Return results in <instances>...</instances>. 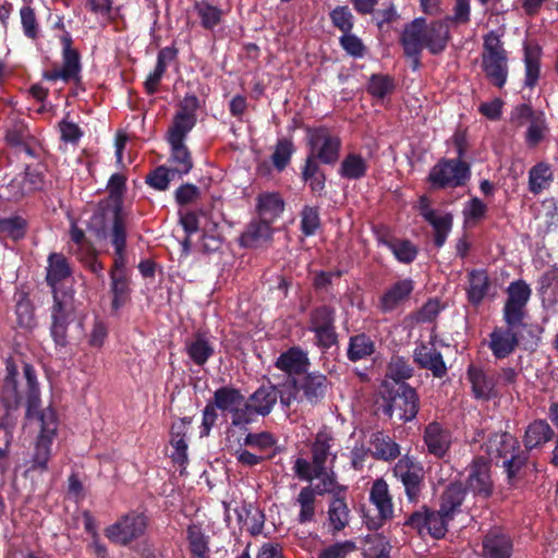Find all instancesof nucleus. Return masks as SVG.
<instances>
[{"label":"nucleus","mask_w":558,"mask_h":558,"mask_svg":"<svg viewBox=\"0 0 558 558\" xmlns=\"http://www.w3.org/2000/svg\"><path fill=\"white\" fill-rule=\"evenodd\" d=\"M310 153L306 157L320 163L333 166L338 162L341 151V140L332 134L327 126H306Z\"/></svg>","instance_id":"nucleus-5"},{"label":"nucleus","mask_w":558,"mask_h":558,"mask_svg":"<svg viewBox=\"0 0 558 558\" xmlns=\"http://www.w3.org/2000/svg\"><path fill=\"white\" fill-rule=\"evenodd\" d=\"M175 173L172 172L171 168L166 166H158L151 170L145 178V182L148 186L156 191H167L169 189L171 180Z\"/></svg>","instance_id":"nucleus-64"},{"label":"nucleus","mask_w":558,"mask_h":558,"mask_svg":"<svg viewBox=\"0 0 558 558\" xmlns=\"http://www.w3.org/2000/svg\"><path fill=\"white\" fill-rule=\"evenodd\" d=\"M375 351L376 343L369 335L360 332L349 337L345 355L350 362L356 363L371 357Z\"/></svg>","instance_id":"nucleus-39"},{"label":"nucleus","mask_w":558,"mask_h":558,"mask_svg":"<svg viewBox=\"0 0 558 558\" xmlns=\"http://www.w3.org/2000/svg\"><path fill=\"white\" fill-rule=\"evenodd\" d=\"M330 438L318 434L312 444V462L304 458H298L293 465L295 476L302 481L312 482L315 477H322L325 473L326 462L330 456Z\"/></svg>","instance_id":"nucleus-8"},{"label":"nucleus","mask_w":558,"mask_h":558,"mask_svg":"<svg viewBox=\"0 0 558 558\" xmlns=\"http://www.w3.org/2000/svg\"><path fill=\"white\" fill-rule=\"evenodd\" d=\"M379 244L388 247L396 259L403 264L413 263L418 254V248L408 239H399L393 236H379Z\"/></svg>","instance_id":"nucleus-40"},{"label":"nucleus","mask_w":558,"mask_h":558,"mask_svg":"<svg viewBox=\"0 0 558 558\" xmlns=\"http://www.w3.org/2000/svg\"><path fill=\"white\" fill-rule=\"evenodd\" d=\"M350 510L347 505L345 495L331 498L328 506V520L332 534L342 531L349 524Z\"/></svg>","instance_id":"nucleus-46"},{"label":"nucleus","mask_w":558,"mask_h":558,"mask_svg":"<svg viewBox=\"0 0 558 558\" xmlns=\"http://www.w3.org/2000/svg\"><path fill=\"white\" fill-rule=\"evenodd\" d=\"M47 264L46 282L54 294V291H58L57 286L72 276V268L62 253H50Z\"/></svg>","instance_id":"nucleus-32"},{"label":"nucleus","mask_w":558,"mask_h":558,"mask_svg":"<svg viewBox=\"0 0 558 558\" xmlns=\"http://www.w3.org/2000/svg\"><path fill=\"white\" fill-rule=\"evenodd\" d=\"M413 361L420 368L429 371L435 378H442L447 375L446 362L433 341L420 342L414 349Z\"/></svg>","instance_id":"nucleus-19"},{"label":"nucleus","mask_w":558,"mask_h":558,"mask_svg":"<svg viewBox=\"0 0 558 558\" xmlns=\"http://www.w3.org/2000/svg\"><path fill=\"white\" fill-rule=\"evenodd\" d=\"M464 487L476 499L487 500L494 493L490 461L475 457L466 468Z\"/></svg>","instance_id":"nucleus-9"},{"label":"nucleus","mask_w":558,"mask_h":558,"mask_svg":"<svg viewBox=\"0 0 558 558\" xmlns=\"http://www.w3.org/2000/svg\"><path fill=\"white\" fill-rule=\"evenodd\" d=\"M553 181V172L546 162H538L529 171V191L538 195Z\"/></svg>","instance_id":"nucleus-54"},{"label":"nucleus","mask_w":558,"mask_h":558,"mask_svg":"<svg viewBox=\"0 0 558 558\" xmlns=\"http://www.w3.org/2000/svg\"><path fill=\"white\" fill-rule=\"evenodd\" d=\"M376 460L392 461L400 456V446L384 432L373 433L369 440Z\"/></svg>","instance_id":"nucleus-43"},{"label":"nucleus","mask_w":558,"mask_h":558,"mask_svg":"<svg viewBox=\"0 0 558 558\" xmlns=\"http://www.w3.org/2000/svg\"><path fill=\"white\" fill-rule=\"evenodd\" d=\"M52 440L53 438L38 436L32 461V470L40 472L48 470Z\"/></svg>","instance_id":"nucleus-62"},{"label":"nucleus","mask_w":558,"mask_h":558,"mask_svg":"<svg viewBox=\"0 0 558 558\" xmlns=\"http://www.w3.org/2000/svg\"><path fill=\"white\" fill-rule=\"evenodd\" d=\"M541 48L538 46H524L525 77L524 85L534 88L541 73Z\"/></svg>","instance_id":"nucleus-48"},{"label":"nucleus","mask_w":558,"mask_h":558,"mask_svg":"<svg viewBox=\"0 0 558 558\" xmlns=\"http://www.w3.org/2000/svg\"><path fill=\"white\" fill-rule=\"evenodd\" d=\"M482 69L488 81L502 88L508 78V53L504 48L500 35L495 31L483 37Z\"/></svg>","instance_id":"nucleus-1"},{"label":"nucleus","mask_w":558,"mask_h":558,"mask_svg":"<svg viewBox=\"0 0 558 558\" xmlns=\"http://www.w3.org/2000/svg\"><path fill=\"white\" fill-rule=\"evenodd\" d=\"M27 230L28 222L20 215L0 217V233L14 242L23 240Z\"/></svg>","instance_id":"nucleus-50"},{"label":"nucleus","mask_w":558,"mask_h":558,"mask_svg":"<svg viewBox=\"0 0 558 558\" xmlns=\"http://www.w3.org/2000/svg\"><path fill=\"white\" fill-rule=\"evenodd\" d=\"M428 222L434 229V245L438 248L442 247L447 241L448 234L452 229L453 217L450 213L442 216L429 213L426 217Z\"/></svg>","instance_id":"nucleus-51"},{"label":"nucleus","mask_w":558,"mask_h":558,"mask_svg":"<svg viewBox=\"0 0 558 558\" xmlns=\"http://www.w3.org/2000/svg\"><path fill=\"white\" fill-rule=\"evenodd\" d=\"M530 458V451L522 449L521 446L502 461V468L507 473V480L510 485H513L521 476L523 468H525Z\"/></svg>","instance_id":"nucleus-52"},{"label":"nucleus","mask_w":558,"mask_h":558,"mask_svg":"<svg viewBox=\"0 0 558 558\" xmlns=\"http://www.w3.org/2000/svg\"><path fill=\"white\" fill-rule=\"evenodd\" d=\"M171 446L175 452L172 454L174 462L183 464L187 461V444L185 441V420L180 424H173L171 427Z\"/></svg>","instance_id":"nucleus-59"},{"label":"nucleus","mask_w":558,"mask_h":558,"mask_svg":"<svg viewBox=\"0 0 558 558\" xmlns=\"http://www.w3.org/2000/svg\"><path fill=\"white\" fill-rule=\"evenodd\" d=\"M45 184L44 174L37 169L26 167L24 173L11 180V186H17L20 190L13 194L14 201H19L25 195L43 190Z\"/></svg>","instance_id":"nucleus-37"},{"label":"nucleus","mask_w":558,"mask_h":558,"mask_svg":"<svg viewBox=\"0 0 558 558\" xmlns=\"http://www.w3.org/2000/svg\"><path fill=\"white\" fill-rule=\"evenodd\" d=\"M329 19L335 28L342 34L351 33L354 27V15L348 5H337L329 12Z\"/></svg>","instance_id":"nucleus-63"},{"label":"nucleus","mask_w":558,"mask_h":558,"mask_svg":"<svg viewBox=\"0 0 558 558\" xmlns=\"http://www.w3.org/2000/svg\"><path fill=\"white\" fill-rule=\"evenodd\" d=\"M385 414L392 416L396 412L399 420L407 423L413 421L420 410V397L408 383L395 384L383 396Z\"/></svg>","instance_id":"nucleus-3"},{"label":"nucleus","mask_w":558,"mask_h":558,"mask_svg":"<svg viewBox=\"0 0 558 558\" xmlns=\"http://www.w3.org/2000/svg\"><path fill=\"white\" fill-rule=\"evenodd\" d=\"M336 326V308L328 304L314 307L310 312L308 330Z\"/></svg>","instance_id":"nucleus-56"},{"label":"nucleus","mask_w":558,"mask_h":558,"mask_svg":"<svg viewBox=\"0 0 558 558\" xmlns=\"http://www.w3.org/2000/svg\"><path fill=\"white\" fill-rule=\"evenodd\" d=\"M244 400L245 397L239 388L227 385L216 389L210 401L222 413L231 414Z\"/></svg>","instance_id":"nucleus-41"},{"label":"nucleus","mask_w":558,"mask_h":558,"mask_svg":"<svg viewBox=\"0 0 558 558\" xmlns=\"http://www.w3.org/2000/svg\"><path fill=\"white\" fill-rule=\"evenodd\" d=\"M275 229L260 218L252 219L239 236V245L244 248H258L272 242Z\"/></svg>","instance_id":"nucleus-21"},{"label":"nucleus","mask_w":558,"mask_h":558,"mask_svg":"<svg viewBox=\"0 0 558 558\" xmlns=\"http://www.w3.org/2000/svg\"><path fill=\"white\" fill-rule=\"evenodd\" d=\"M284 199L278 192H263L256 197L258 218L274 223L284 211Z\"/></svg>","instance_id":"nucleus-31"},{"label":"nucleus","mask_w":558,"mask_h":558,"mask_svg":"<svg viewBox=\"0 0 558 558\" xmlns=\"http://www.w3.org/2000/svg\"><path fill=\"white\" fill-rule=\"evenodd\" d=\"M295 153V146L292 138L282 137L276 143L275 150L271 155V161L275 169L279 172L283 171L291 161L292 155Z\"/></svg>","instance_id":"nucleus-58"},{"label":"nucleus","mask_w":558,"mask_h":558,"mask_svg":"<svg viewBox=\"0 0 558 558\" xmlns=\"http://www.w3.org/2000/svg\"><path fill=\"white\" fill-rule=\"evenodd\" d=\"M425 28L426 19L415 17L413 21L404 25L400 36V44L403 52L416 54L418 50L425 48Z\"/></svg>","instance_id":"nucleus-27"},{"label":"nucleus","mask_w":558,"mask_h":558,"mask_svg":"<svg viewBox=\"0 0 558 558\" xmlns=\"http://www.w3.org/2000/svg\"><path fill=\"white\" fill-rule=\"evenodd\" d=\"M520 446L519 440L507 432L492 433L483 445L487 456L493 459L505 461Z\"/></svg>","instance_id":"nucleus-26"},{"label":"nucleus","mask_w":558,"mask_h":558,"mask_svg":"<svg viewBox=\"0 0 558 558\" xmlns=\"http://www.w3.org/2000/svg\"><path fill=\"white\" fill-rule=\"evenodd\" d=\"M147 527V518L135 512L128 513L105 530L106 536L119 545H128L141 537Z\"/></svg>","instance_id":"nucleus-13"},{"label":"nucleus","mask_w":558,"mask_h":558,"mask_svg":"<svg viewBox=\"0 0 558 558\" xmlns=\"http://www.w3.org/2000/svg\"><path fill=\"white\" fill-rule=\"evenodd\" d=\"M311 365L307 352L302 350L300 347H291L287 351L282 352L275 366L280 371H283L290 375H304L308 372Z\"/></svg>","instance_id":"nucleus-28"},{"label":"nucleus","mask_w":558,"mask_h":558,"mask_svg":"<svg viewBox=\"0 0 558 558\" xmlns=\"http://www.w3.org/2000/svg\"><path fill=\"white\" fill-rule=\"evenodd\" d=\"M331 381L328 377L318 371L306 372L299 379L293 380V387L296 393H300L301 401H306L311 405H317L323 402Z\"/></svg>","instance_id":"nucleus-14"},{"label":"nucleus","mask_w":558,"mask_h":558,"mask_svg":"<svg viewBox=\"0 0 558 558\" xmlns=\"http://www.w3.org/2000/svg\"><path fill=\"white\" fill-rule=\"evenodd\" d=\"M471 179V166L464 160L441 158L430 169L427 181L432 187L445 190L464 186Z\"/></svg>","instance_id":"nucleus-4"},{"label":"nucleus","mask_w":558,"mask_h":558,"mask_svg":"<svg viewBox=\"0 0 558 558\" xmlns=\"http://www.w3.org/2000/svg\"><path fill=\"white\" fill-rule=\"evenodd\" d=\"M108 198L98 204V208L93 214L89 227L96 230L98 234L106 233V216L110 209L123 210V194L126 189V178L121 173H113L108 181Z\"/></svg>","instance_id":"nucleus-10"},{"label":"nucleus","mask_w":558,"mask_h":558,"mask_svg":"<svg viewBox=\"0 0 558 558\" xmlns=\"http://www.w3.org/2000/svg\"><path fill=\"white\" fill-rule=\"evenodd\" d=\"M520 326H496L489 333L488 348L496 360L509 357L519 347L517 328Z\"/></svg>","instance_id":"nucleus-18"},{"label":"nucleus","mask_w":558,"mask_h":558,"mask_svg":"<svg viewBox=\"0 0 558 558\" xmlns=\"http://www.w3.org/2000/svg\"><path fill=\"white\" fill-rule=\"evenodd\" d=\"M53 304L50 308V336L56 347L68 345V329L75 318L74 296L71 293L54 291Z\"/></svg>","instance_id":"nucleus-6"},{"label":"nucleus","mask_w":558,"mask_h":558,"mask_svg":"<svg viewBox=\"0 0 558 558\" xmlns=\"http://www.w3.org/2000/svg\"><path fill=\"white\" fill-rule=\"evenodd\" d=\"M23 373L27 384L26 416H37L40 421V433L38 436L53 438L58 429L57 413L51 407L39 411L40 391L36 371L33 365L25 363L23 366Z\"/></svg>","instance_id":"nucleus-2"},{"label":"nucleus","mask_w":558,"mask_h":558,"mask_svg":"<svg viewBox=\"0 0 558 558\" xmlns=\"http://www.w3.org/2000/svg\"><path fill=\"white\" fill-rule=\"evenodd\" d=\"M450 31L446 21H433L425 28V48L430 54L438 56L444 52L450 40Z\"/></svg>","instance_id":"nucleus-33"},{"label":"nucleus","mask_w":558,"mask_h":558,"mask_svg":"<svg viewBox=\"0 0 558 558\" xmlns=\"http://www.w3.org/2000/svg\"><path fill=\"white\" fill-rule=\"evenodd\" d=\"M60 43L62 45V68L45 71L43 78L49 82L61 80L69 83L71 78L77 77V72L82 69L81 54L77 49L72 47V36L68 31H64L60 37Z\"/></svg>","instance_id":"nucleus-12"},{"label":"nucleus","mask_w":558,"mask_h":558,"mask_svg":"<svg viewBox=\"0 0 558 558\" xmlns=\"http://www.w3.org/2000/svg\"><path fill=\"white\" fill-rule=\"evenodd\" d=\"M170 145L169 161L173 165L172 172L179 177L190 173L193 169V159L184 142H168Z\"/></svg>","instance_id":"nucleus-44"},{"label":"nucleus","mask_w":558,"mask_h":558,"mask_svg":"<svg viewBox=\"0 0 558 558\" xmlns=\"http://www.w3.org/2000/svg\"><path fill=\"white\" fill-rule=\"evenodd\" d=\"M184 349L190 360L199 367H203L215 355L214 344L209 341L207 335L202 331H197L193 338L186 339Z\"/></svg>","instance_id":"nucleus-30"},{"label":"nucleus","mask_w":558,"mask_h":558,"mask_svg":"<svg viewBox=\"0 0 558 558\" xmlns=\"http://www.w3.org/2000/svg\"><path fill=\"white\" fill-rule=\"evenodd\" d=\"M513 541L501 530H489L482 538V558H511Z\"/></svg>","instance_id":"nucleus-22"},{"label":"nucleus","mask_w":558,"mask_h":558,"mask_svg":"<svg viewBox=\"0 0 558 558\" xmlns=\"http://www.w3.org/2000/svg\"><path fill=\"white\" fill-rule=\"evenodd\" d=\"M466 298L471 305L478 306L487 296L492 282L486 269H472L468 272Z\"/></svg>","instance_id":"nucleus-34"},{"label":"nucleus","mask_w":558,"mask_h":558,"mask_svg":"<svg viewBox=\"0 0 558 558\" xmlns=\"http://www.w3.org/2000/svg\"><path fill=\"white\" fill-rule=\"evenodd\" d=\"M301 178L308 183L311 192L318 197L326 194V174L319 166V161L306 157L301 169Z\"/></svg>","instance_id":"nucleus-38"},{"label":"nucleus","mask_w":558,"mask_h":558,"mask_svg":"<svg viewBox=\"0 0 558 558\" xmlns=\"http://www.w3.org/2000/svg\"><path fill=\"white\" fill-rule=\"evenodd\" d=\"M126 265L128 262H112L109 270L111 311L116 313L131 301V277Z\"/></svg>","instance_id":"nucleus-15"},{"label":"nucleus","mask_w":558,"mask_h":558,"mask_svg":"<svg viewBox=\"0 0 558 558\" xmlns=\"http://www.w3.org/2000/svg\"><path fill=\"white\" fill-rule=\"evenodd\" d=\"M279 390L270 381L258 387L247 399L257 415L267 416L277 403Z\"/></svg>","instance_id":"nucleus-35"},{"label":"nucleus","mask_w":558,"mask_h":558,"mask_svg":"<svg viewBox=\"0 0 558 558\" xmlns=\"http://www.w3.org/2000/svg\"><path fill=\"white\" fill-rule=\"evenodd\" d=\"M468 493L462 481H451L444 488L439 498V507L442 512L454 517L460 511Z\"/></svg>","instance_id":"nucleus-36"},{"label":"nucleus","mask_w":558,"mask_h":558,"mask_svg":"<svg viewBox=\"0 0 558 558\" xmlns=\"http://www.w3.org/2000/svg\"><path fill=\"white\" fill-rule=\"evenodd\" d=\"M466 378L471 384L472 396L475 400L489 401L497 397L495 378L482 367L470 364L466 369Z\"/></svg>","instance_id":"nucleus-24"},{"label":"nucleus","mask_w":558,"mask_h":558,"mask_svg":"<svg viewBox=\"0 0 558 558\" xmlns=\"http://www.w3.org/2000/svg\"><path fill=\"white\" fill-rule=\"evenodd\" d=\"M554 430L545 420H535L525 429L523 444L524 449L531 451L539 448L554 437Z\"/></svg>","instance_id":"nucleus-42"},{"label":"nucleus","mask_w":558,"mask_h":558,"mask_svg":"<svg viewBox=\"0 0 558 558\" xmlns=\"http://www.w3.org/2000/svg\"><path fill=\"white\" fill-rule=\"evenodd\" d=\"M395 477L402 484L409 502H418L425 487L423 465L408 454L398 460L392 469Z\"/></svg>","instance_id":"nucleus-7"},{"label":"nucleus","mask_w":558,"mask_h":558,"mask_svg":"<svg viewBox=\"0 0 558 558\" xmlns=\"http://www.w3.org/2000/svg\"><path fill=\"white\" fill-rule=\"evenodd\" d=\"M193 9L206 31H214L223 20V10L206 0L195 1Z\"/></svg>","instance_id":"nucleus-45"},{"label":"nucleus","mask_w":558,"mask_h":558,"mask_svg":"<svg viewBox=\"0 0 558 558\" xmlns=\"http://www.w3.org/2000/svg\"><path fill=\"white\" fill-rule=\"evenodd\" d=\"M452 519L453 517L442 512L440 507L438 510L429 508L427 534L435 539L444 538L448 532V523Z\"/></svg>","instance_id":"nucleus-60"},{"label":"nucleus","mask_w":558,"mask_h":558,"mask_svg":"<svg viewBox=\"0 0 558 558\" xmlns=\"http://www.w3.org/2000/svg\"><path fill=\"white\" fill-rule=\"evenodd\" d=\"M197 122L196 117L175 113L172 123L168 130V142H185L187 134L193 130Z\"/></svg>","instance_id":"nucleus-55"},{"label":"nucleus","mask_w":558,"mask_h":558,"mask_svg":"<svg viewBox=\"0 0 558 558\" xmlns=\"http://www.w3.org/2000/svg\"><path fill=\"white\" fill-rule=\"evenodd\" d=\"M369 501L376 507L380 522H374L368 527L378 529L383 525V522L393 517L392 497L389 493V486L384 478H377L373 482L369 490Z\"/></svg>","instance_id":"nucleus-23"},{"label":"nucleus","mask_w":558,"mask_h":558,"mask_svg":"<svg viewBox=\"0 0 558 558\" xmlns=\"http://www.w3.org/2000/svg\"><path fill=\"white\" fill-rule=\"evenodd\" d=\"M112 213V223L111 227L108 229L106 227V233L96 235L98 238H106L107 235L110 238V243L114 248V256L112 262H128L126 258V223H125V216L123 210L119 209V206L117 209H111ZM95 232H97L95 230Z\"/></svg>","instance_id":"nucleus-20"},{"label":"nucleus","mask_w":558,"mask_h":558,"mask_svg":"<svg viewBox=\"0 0 558 558\" xmlns=\"http://www.w3.org/2000/svg\"><path fill=\"white\" fill-rule=\"evenodd\" d=\"M415 289V282L411 278L399 279L390 284L378 300V310L383 314L392 313L401 308Z\"/></svg>","instance_id":"nucleus-17"},{"label":"nucleus","mask_w":558,"mask_h":558,"mask_svg":"<svg viewBox=\"0 0 558 558\" xmlns=\"http://www.w3.org/2000/svg\"><path fill=\"white\" fill-rule=\"evenodd\" d=\"M423 438L427 452L437 459H442L451 446L450 432L438 422L426 425Z\"/></svg>","instance_id":"nucleus-25"},{"label":"nucleus","mask_w":558,"mask_h":558,"mask_svg":"<svg viewBox=\"0 0 558 558\" xmlns=\"http://www.w3.org/2000/svg\"><path fill=\"white\" fill-rule=\"evenodd\" d=\"M317 478L320 480V483L313 487L316 495L323 496L325 494H329L331 495V498L345 495L348 489L347 486L338 483L337 475L332 470H330V472H327L326 469L322 477Z\"/></svg>","instance_id":"nucleus-61"},{"label":"nucleus","mask_w":558,"mask_h":558,"mask_svg":"<svg viewBox=\"0 0 558 558\" xmlns=\"http://www.w3.org/2000/svg\"><path fill=\"white\" fill-rule=\"evenodd\" d=\"M296 504L300 506V512L298 515L299 523L305 524L314 521L316 494L312 486L301 488L296 497Z\"/></svg>","instance_id":"nucleus-53"},{"label":"nucleus","mask_w":558,"mask_h":558,"mask_svg":"<svg viewBox=\"0 0 558 558\" xmlns=\"http://www.w3.org/2000/svg\"><path fill=\"white\" fill-rule=\"evenodd\" d=\"M189 549L196 558H209L208 539L196 524H191L186 529Z\"/></svg>","instance_id":"nucleus-57"},{"label":"nucleus","mask_w":558,"mask_h":558,"mask_svg":"<svg viewBox=\"0 0 558 558\" xmlns=\"http://www.w3.org/2000/svg\"><path fill=\"white\" fill-rule=\"evenodd\" d=\"M367 170V161L360 154L350 153L341 161L338 173L347 180H361L366 175Z\"/></svg>","instance_id":"nucleus-47"},{"label":"nucleus","mask_w":558,"mask_h":558,"mask_svg":"<svg viewBox=\"0 0 558 558\" xmlns=\"http://www.w3.org/2000/svg\"><path fill=\"white\" fill-rule=\"evenodd\" d=\"M531 288L524 280H517L507 288L508 298L502 308V318L509 326H525V306L531 298Z\"/></svg>","instance_id":"nucleus-11"},{"label":"nucleus","mask_w":558,"mask_h":558,"mask_svg":"<svg viewBox=\"0 0 558 558\" xmlns=\"http://www.w3.org/2000/svg\"><path fill=\"white\" fill-rule=\"evenodd\" d=\"M4 142L10 148L19 153L24 151L32 158L38 157L35 149L37 140L23 119L10 120L4 131Z\"/></svg>","instance_id":"nucleus-16"},{"label":"nucleus","mask_w":558,"mask_h":558,"mask_svg":"<svg viewBox=\"0 0 558 558\" xmlns=\"http://www.w3.org/2000/svg\"><path fill=\"white\" fill-rule=\"evenodd\" d=\"M5 372L7 374L3 379L0 399L7 411H10L17 409L22 400L17 384L19 371L17 366L12 360L7 361Z\"/></svg>","instance_id":"nucleus-29"},{"label":"nucleus","mask_w":558,"mask_h":558,"mask_svg":"<svg viewBox=\"0 0 558 558\" xmlns=\"http://www.w3.org/2000/svg\"><path fill=\"white\" fill-rule=\"evenodd\" d=\"M397 87L393 76L389 74L374 73L366 84V92L376 99H384L391 95Z\"/></svg>","instance_id":"nucleus-49"}]
</instances>
